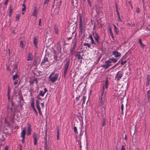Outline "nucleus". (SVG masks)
I'll list each match as a JSON object with an SVG mask.
<instances>
[{
	"mask_svg": "<svg viewBox=\"0 0 150 150\" xmlns=\"http://www.w3.org/2000/svg\"><path fill=\"white\" fill-rule=\"evenodd\" d=\"M30 127V125L29 124H28V125L27 131V134L28 135H30V132L31 131Z\"/></svg>",
	"mask_w": 150,
	"mask_h": 150,
	"instance_id": "nucleus-15",
	"label": "nucleus"
},
{
	"mask_svg": "<svg viewBox=\"0 0 150 150\" xmlns=\"http://www.w3.org/2000/svg\"><path fill=\"white\" fill-rule=\"evenodd\" d=\"M121 110H122V112L123 111V104H122L121 105Z\"/></svg>",
	"mask_w": 150,
	"mask_h": 150,
	"instance_id": "nucleus-47",
	"label": "nucleus"
},
{
	"mask_svg": "<svg viewBox=\"0 0 150 150\" xmlns=\"http://www.w3.org/2000/svg\"><path fill=\"white\" fill-rule=\"evenodd\" d=\"M34 102L33 101L31 103V107L33 108H34Z\"/></svg>",
	"mask_w": 150,
	"mask_h": 150,
	"instance_id": "nucleus-39",
	"label": "nucleus"
},
{
	"mask_svg": "<svg viewBox=\"0 0 150 150\" xmlns=\"http://www.w3.org/2000/svg\"><path fill=\"white\" fill-rule=\"evenodd\" d=\"M25 128H24L23 129V130L21 132V137H25Z\"/></svg>",
	"mask_w": 150,
	"mask_h": 150,
	"instance_id": "nucleus-18",
	"label": "nucleus"
},
{
	"mask_svg": "<svg viewBox=\"0 0 150 150\" xmlns=\"http://www.w3.org/2000/svg\"><path fill=\"white\" fill-rule=\"evenodd\" d=\"M47 90L46 88H44V91H40V93H39V95L41 96H44V94L47 92Z\"/></svg>",
	"mask_w": 150,
	"mask_h": 150,
	"instance_id": "nucleus-14",
	"label": "nucleus"
},
{
	"mask_svg": "<svg viewBox=\"0 0 150 150\" xmlns=\"http://www.w3.org/2000/svg\"><path fill=\"white\" fill-rule=\"evenodd\" d=\"M59 74L52 73L49 76L50 81L52 83L56 82L58 79Z\"/></svg>",
	"mask_w": 150,
	"mask_h": 150,
	"instance_id": "nucleus-1",
	"label": "nucleus"
},
{
	"mask_svg": "<svg viewBox=\"0 0 150 150\" xmlns=\"http://www.w3.org/2000/svg\"><path fill=\"white\" fill-rule=\"evenodd\" d=\"M117 59H115L114 58H112L108 59V60L110 62V64L112 63H115L117 61Z\"/></svg>",
	"mask_w": 150,
	"mask_h": 150,
	"instance_id": "nucleus-13",
	"label": "nucleus"
},
{
	"mask_svg": "<svg viewBox=\"0 0 150 150\" xmlns=\"http://www.w3.org/2000/svg\"><path fill=\"white\" fill-rule=\"evenodd\" d=\"M38 9L37 7H35L34 8V10L33 12V16L36 17V18H37V14Z\"/></svg>",
	"mask_w": 150,
	"mask_h": 150,
	"instance_id": "nucleus-17",
	"label": "nucleus"
},
{
	"mask_svg": "<svg viewBox=\"0 0 150 150\" xmlns=\"http://www.w3.org/2000/svg\"><path fill=\"white\" fill-rule=\"evenodd\" d=\"M17 69V64L16 63L13 64V72H15Z\"/></svg>",
	"mask_w": 150,
	"mask_h": 150,
	"instance_id": "nucleus-26",
	"label": "nucleus"
},
{
	"mask_svg": "<svg viewBox=\"0 0 150 150\" xmlns=\"http://www.w3.org/2000/svg\"><path fill=\"white\" fill-rule=\"evenodd\" d=\"M22 6L24 7H25V6L24 3H23L22 4Z\"/></svg>",
	"mask_w": 150,
	"mask_h": 150,
	"instance_id": "nucleus-64",
	"label": "nucleus"
},
{
	"mask_svg": "<svg viewBox=\"0 0 150 150\" xmlns=\"http://www.w3.org/2000/svg\"><path fill=\"white\" fill-rule=\"evenodd\" d=\"M48 61V59L47 57H45L42 60L41 62L42 64H43L45 63L46 62H47Z\"/></svg>",
	"mask_w": 150,
	"mask_h": 150,
	"instance_id": "nucleus-23",
	"label": "nucleus"
},
{
	"mask_svg": "<svg viewBox=\"0 0 150 150\" xmlns=\"http://www.w3.org/2000/svg\"><path fill=\"white\" fill-rule=\"evenodd\" d=\"M147 100L148 102H149L150 100V90H149L147 92Z\"/></svg>",
	"mask_w": 150,
	"mask_h": 150,
	"instance_id": "nucleus-22",
	"label": "nucleus"
},
{
	"mask_svg": "<svg viewBox=\"0 0 150 150\" xmlns=\"http://www.w3.org/2000/svg\"><path fill=\"white\" fill-rule=\"evenodd\" d=\"M83 45L84 46H87L88 48H90L91 46L88 43H84Z\"/></svg>",
	"mask_w": 150,
	"mask_h": 150,
	"instance_id": "nucleus-29",
	"label": "nucleus"
},
{
	"mask_svg": "<svg viewBox=\"0 0 150 150\" xmlns=\"http://www.w3.org/2000/svg\"><path fill=\"white\" fill-rule=\"evenodd\" d=\"M111 65L110 63L108 60L105 62V64L103 65L102 67L105 69H107Z\"/></svg>",
	"mask_w": 150,
	"mask_h": 150,
	"instance_id": "nucleus-6",
	"label": "nucleus"
},
{
	"mask_svg": "<svg viewBox=\"0 0 150 150\" xmlns=\"http://www.w3.org/2000/svg\"><path fill=\"white\" fill-rule=\"evenodd\" d=\"M108 81L106 80L105 83V84L103 86V90L104 91L105 88H107L108 87Z\"/></svg>",
	"mask_w": 150,
	"mask_h": 150,
	"instance_id": "nucleus-16",
	"label": "nucleus"
},
{
	"mask_svg": "<svg viewBox=\"0 0 150 150\" xmlns=\"http://www.w3.org/2000/svg\"><path fill=\"white\" fill-rule=\"evenodd\" d=\"M82 58V57L80 55V54H79V56L78 57V59H81Z\"/></svg>",
	"mask_w": 150,
	"mask_h": 150,
	"instance_id": "nucleus-51",
	"label": "nucleus"
},
{
	"mask_svg": "<svg viewBox=\"0 0 150 150\" xmlns=\"http://www.w3.org/2000/svg\"><path fill=\"white\" fill-rule=\"evenodd\" d=\"M109 30H110V35H111V36H113V33L111 29V28H110Z\"/></svg>",
	"mask_w": 150,
	"mask_h": 150,
	"instance_id": "nucleus-43",
	"label": "nucleus"
},
{
	"mask_svg": "<svg viewBox=\"0 0 150 150\" xmlns=\"http://www.w3.org/2000/svg\"><path fill=\"white\" fill-rule=\"evenodd\" d=\"M99 106H101L103 105V101L102 100V97H100L99 98Z\"/></svg>",
	"mask_w": 150,
	"mask_h": 150,
	"instance_id": "nucleus-21",
	"label": "nucleus"
},
{
	"mask_svg": "<svg viewBox=\"0 0 150 150\" xmlns=\"http://www.w3.org/2000/svg\"><path fill=\"white\" fill-rule=\"evenodd\" d=\"M126 61H125L122 62H121V64L122 65H124L126 63Z\"/></svg>",
	"mask_w": 150,
	"mask_h": 150,
	"instance_id": "nucleus-40",
	"label": "nucleus"
},
{
	"mask_svg": "<svg viewBox=\"0 0 150 150\" xmlns=\"http://www.w3.org/2000/svg\"><path fill=\"white\" fill-rule=\"evenodd\" d=\"M112 54L115 57H117L121 56V54L116 50H114L112 52Z\"/></svg>",
	"mask_w": 150,
	"mask_h": 150,
	"instance_id": "nucleus-9",
	"label": "nucleus"
},
{
	"mask_svg": "<svg viewBox=\"0 0 150 150\" xmlns=\"http://www.w3.org/2000/svg\"><path fill=\"white\" fill-rule=\"evenodd\" d=\"M8 2V0H6V1H5L4 3V4L5 5H6L7 4Z\"/></svg>",
	"mask_w": 150,
	"mask_h": 150,
	"instance_id": "nucleus-45",
	"label": "nucleus"
},
{
	"mask_svg": "<svg viewBox=\"0 0 150 150\" xmlns=\"http://www.w3.org/2000/svg\"><path fill=\"white\" fill-rule=\"evenodd\" d=\"M118 21L120 22H122V20L120 18V16H118Z\"/></svg>",
	"mask_w": 150,
	"mask_h": 150,
	"instance_id": "nucleus-38",
	"label": "nucleus"
},
{
	"mask_svg": "<svg viewBox=\"0 0 150 150\" xmlns=\"http://www.w3.org/2000/svg\"><path fill=\"white\" fill-rule=\"evenodd\" d=\"M88 4L90 6H91V4L90 1V0H87Z\"/></svg>",
	"mask_w": 150,
	"mask_h": 150,
	"instance_id": "nucleus-41",
	"label": "nucleus"
},
{
	"mask_svg": "<svg viewBox=\"0 0 150 150\" xmlns=\"http://www.w3.org/2000/svg\"><path fill=\"white\" fill-rule=\"evenodd\" d=\"M88 38L91 40V42L92 44L96 45V43L94 42L93 38L91 34L89 35Z\"/></svg>",
	"mask_w": 150,
	"mask_h": 150,
	"instance_id": "nucleus-12",
	"label": "nucleus"
},
{
	"mask_svg": "<svg viewBox=\"0 0 150 150\" xmlns=\"http://www.w3.org/2000/svg\"><path fill=\"white\" fill-rule=\"evenodd\" d=\"M116 11L117 12V16H120V13H119V12H118V11L117 9H117H116Z\"/></svg>",
	"mask_w": 150,
	"mask_h": 150,
	"instance_id": "nucleus-44",
	"label": "nucleus"
},
{
	"mask_svg": "<svg viewBox=\"0 0 150 150\" xmlns=\"http://www.w3.org/2000/svg\"><path fill=\"white\" fill-rule=\"evenodd\" d=\"M93 37L94 38V39L96 41V45H98L100 43L99 40H100V37H99L98 34L97 33H96L95 34V36H94V35H93Z\"/></svg>",
	"mask_w": 150,
	"mask_h": 150,
	"instance_id": "nucleus-7",
	"label": "nucleus"
},
{
	"mask_svg": "<svg viewBox=\"0 0 150 150\" xmlns=\"http://www.w3.org/2000/svg\"><path fill=\"white\" fill-rule=\"evenodd\" d=\"M33 110L34 112H35V114L37 115V112L36 110L35 109V107L33 108Z\"/></svg>",
	"mask_w": 150,
	"mask_h": 150,
	"instance_id": "nucleus-42",
	"label": "nucleus"
},
{
	"mask_svg": "<svg viewBox=\"0 0 150 150\" xmlns=\"http://www.w3.org/2000/svg\"><path fill=\"white\" fill-rule=\"evenodd\" d=\"M82 126L81 125L80 127V128L81 129V130H82Z\"/></svg>",
	"mask_w": 150,
	"mask_h": 150,
	"instance_id": "nucleus-60",
	"label": "nucleus"
},
{
	"mask_svg": "<svg viewBox=\"0 0 150 150\" xmlns=\"http://www.w3.org/2000/svg\"><path fill=\"white\" fill-rule=\"evenodd\" d=\"M54 30L55 33L58 34L59 33L58 27L56 25H54Z\"/></svg>",
	"mask_w": 150,
	"mask_h": 150,
	"instance_id": "nucleus-19",
	"label": "nucleus"
},
{
	"mask_svg": "<svg viewBox=\"0 0 150 150\" xmlns=\"http://www.w3.org/2000/svg\"><path fill=\"white\" fill-rule=\"evenodd\" d=\"M79 29L80 30V32L81 33L83 32V26L82 23V17L81 16H80L79 17Z\"/></svg>",
	"mask_w": 150,
	"mask_h": 150,
	"instance_id": "nucleus-5",
	"label": "nucleus"
},
{
	"mask_svg": "<svg viewBox=\"0 0 150 150\" xmlns=\"http://www.w3.org/2000/svg\"><path fill=\"white\" fill-rule=\"evenodd\" d=\"M136 12L137 13H139L140 12V10L139 8H137V9Z\"/></svg>",
	"mask_w": 150,
	"mask_h": 150,
	"instance_id": "nucleus-49",
	"label": "nucleus"
},
{
	"mask_svg": "<svg viewBox=\"0 0 150 150\" xmlns=\"http://www.w3.org/2000/svg\"><path fill=\"white\" fill-rule=\"evenodd\" d=\"M33 43L35 47L37 48V38L36 37H34Z\"/></svg>",
	"mask_w": 150,
	"mask_h": 150,
	"instance_id": "nucleus-24",
	"label": "nucleus"
},
{
	"mask_svg": "<svg viewBox=\"0 0 150 150\" xmlns=\"http://www.w3.org/2000/svg\"><path fill=\"white\" fill-rule=\"evenodd\" d=\"M139 42L140 43L141 46H142V47H143L144 46V45L142 42V41H141V40L140 39H139Z\"/></svg>",
	"mask_w": 150,
	"mask_h": 150,
	"instance_id": "nucleus-32",
	"label": "nucleus"
},
{
	"mask_svg": "<svg viewBox=\"0 0 150 150\" xmlns=\"http://www.w3.org/2000/svg\"><path fill=\"white\" fill-rule=\"evenodd\" d=\"M45 145L44 146V150H49V143L48 142H47V140L45 139Z\"/></svg>",
	"mask_w": 150,
	"mask_h": 150,
	"instance_id": "nucleus-8",
	"label": "nucleus"
},
{
	"mask_svg": "<svg viewBox=\"0 0 150 150\" xmlns=\"http://www.w3.org/2000/svg\"><path fill=\"white\" fill-rule=\"evenodd\" d=\"M34 65H37V61H35L34 62Z\"/></svg>",
	"mask_w": 150,
	"mask_h": 150,
	"instance_id": "nucleus-61",
	"label": "nucleus"
},
{
	"mask_svg": "<svg viewBox=\"0 0 150 150\" xmlns=\"http://www.w3.org/2000/svg\"><path fill=\"white\" fill-rule=\"evenodd\" d=\"M33 138H34V144L36 145L37 144V134L34 133L33 134Z\"/></svg>",
	"mask_w": 150,
	"mask_h": 150,
	"instance_id": "nucleus-10",
	"label": "nucleus"
},
{
	"mask_svg": "<svg viewBox=\"0 0 150 150\" xmlns=\"http://www.w3.org/2000/svg\"><path fill=\"white\" fill-rule=\"evenodd\" d=\"M69 59L66 62L65 66H64V73L65 75L69 69Z\"/></svg>",
	"mask_w": 150,
	"mask_h": 150,
	"instance_id": "nucleus-4",
	"label": "nucleus"
},
{
	"mask_svg": "<svg viewBox=\"0 0 150 150\" xmlns=\"http://www.w3.org/2000/svg\"><path fill=\"white\" fill-rule=\"evenodd\" d=\"M88 38L91 40V42L92 44L96 45V43L94 42L93 38L91 34L89 35Z\"/></svg>",
	"mask_w": 150,
	"mask_h": 150,
	"instance_id": "nucleus-11",
	"label": "nucleus"
},
{
	"mask_svg": "<svg viewBox=\"0 0 150 150\" xmlns=\"http://www.w3.org/2000/svg\"><path fill=\"white\" fill-rule=\"evenodd\" d=\"M30 82L31 83H35V84H37L38 83V81L37 80V79L36 78L33 81H30Z\"/></svg>",
	"mask_w": 150,
	"mask_h": 150,
	"instance_id": "nucleus-28",
	"label": "nucleus"
},
{
	"mask_svg": "<svg viewBox=\"0 0 150 150\" xmlns=\"http://www.w3.org/2000/svg\"><path fill=\"white\" fill-rule=\"evenodd\" d=\"M121 150H125V148H124L123 145L122 146Z\"/></svg>",
	"mask_w": 150,
	"mask_h": 150,
	"instance_id": "nucleus-48",
	"label": "nucleus"
},
{
	"mask_svg": "<svg viewBox=\"0 0 150 150\" xmlns=\"http://www.w3.org/2000/svg\"><path fill=\"white\" fill-rule=\"evenodd\" d=\"M147 80L148 81V82H149V81L150 80V79H149V77H147Z\"/></svg>",
	"mask_w": 150,
	"mask_h": 150,
	"instance_id": "nucleus-63",
	"label": "nucleus"
},
{
	"mask_svg": "<svg viewBox=\"0 0 150 150\" xmlns=\"http://www.w3.org/2000/svg\"><path fill=\"white\" fill-rule=\"evenodd\" d=\"M18 76L16 74H15L13 76V80L16 79L18 78Z\"/></svg>",
	"mask_w": 150,
	"mask_h": 150,
	"instance_id": "nucleus-34",
	"label": "nucleus"
},
{
	"mask_svg": "<svg viewBox=\"0 0 150 150\" xmlns=\"http://www.w3.org/2000/svg\"><path fill=\"white\" fill-rule=\"evenodd\" d=\"M62 2V1L59 0V1L58 3L56 5V7L55 8V10L54 11V13L55 14H57L58 13Z\"/></svg>",
	"mask_w": 150,
	"mask_h": 150,
	"instance_id": "nucleus-2",
	"label": "nucleus"
},
{
	"mask_svg": "<svg viewBox=\"0 0 150 150\" xmlns=\"http://www.w3.org/2000/svg\"><path fill=\"white\" fill-rule=\"evenodd\" d=\"M38 25L40 26H41L42 25V19L41 18L39 19V23Z\"/></svg>",
	"mask_w": 150,
	"mask_h": 150,
	"instance_id": "nucleus-33",
	"label": "nucleus"
},
{
	"mask_svg": "<svg viewBox=\"0 0 150 150\" xmlns=\"http://www.w3.org/2000/svg\"><path fill=\"white\" fill-rule=\"evenodd\" d=\"M123 75V74L121 71H119L117 74L116 76L115 77V80L118 81L121 79Z\"/></svg>",
	"mask_w": 150,
	"mask_h": 150,
	"instance_id": "nucleus-3",
	"label": "nucleus"
},
{
	"mask_svg": "<svg viewBox=\"0 0 150 150\" xmlns=\"http://www.w3.org/2000/svg\"><path fill=\"white\" fill-rule=\"evenodd\" d=\"M124 139L125 140H126L127 139V137L126 135H125V137H124Z\"/></svg>",
	"mask_w": 150,
	"mask_h": 150,
	"instance_id": "nucleus-59",
	"label": "nucleus"
},
{
	"mask_svg": "<svg viewBox=\"0 0 150 150\" xmlns=\"http://www.w3.org/2000/svg\"><path fill=\"white\" fill-rule=\"evenodd\" d=\"M38 111H39L40 114V108L38 106Z\"/></svg>",
	"mask_w": 150,
	"mask_h": 150,
	"instance_id": "nucleus-58",
	"label": "nucleus"
},
{
	"mask_svg": "<svg viewBox=\"0 0 150 150\" xmlns=\"http://www.w3.org/2000/svg\"><path fill=\"white\" fill-rule=\"evenodd\" d=\"M12 9L11 8H10V9H9L8 13H12Z\"/></svg>",
	"mask_w": 150,
	"mask_h": 150,
	"instance_id": "nucleus-46",
	"label": "nucleus"
},
{
	"mask_svg": "<svg viewBox=\"0 0 150 150\" xmlns=\"http://www.w3.org/2000/svg\"><path fill=\"white\" fill-rule=\"evenodd\" d=\"M57 139H59V131L58 130H57Z\"/></svg>",
	"mask_w": 150,
	"mask_h": 150,
	"instance_id": "nucleus-36",
	"label": "nucleus"
},
{
	"mask_svg": "<svg viewBox=\"0 0 150 150\" xmlns=\"http://www.w3.org/2000/svg\"><path fill=\"white\" fill-rule=\"evenodd\" d=\"M82 100H83L82 104H84L85 103V100H86V98L85 97L83 96V97Z\"/></svg>",
	"mask_w": 150,
	"mask_h": 150,
	"instance_id": "nucleus-35",
	"label": "nucleus"
},
{
	"mask_svg": "<svg viewBox=\"0 0 150 150\" xmlns=\"http://www.w3.org/2000/svg\"><path fill=\"white\" fill-rule=\"evenodd\" d=\"M20 46L21 47V48H23V41H21L20 42Z\"/></svg>",
	"mask_w": 150,
	"mask_h": 150,
	"instance_id": "nucleus-31",
	"label": "nucleus"
},
{
	"mask_svg": "<svg viewBox=\"0 0 150 150\" xmlns=\"http://www.w3.org/2000/svg\"><path fill=\"white\" fill-rule=\"evenodd\" d=\"M14 83V85H16V84H17V81H15V82H14V83Z\"/></svg>",
	"mask_w": 150,
	"mask_h": 150,
	"instance_id": "nucleus-57",
	"label": "nucleus"
},
{
	"mask_svg": "<svg viewBox=\"0 0 150 150\" xmlns=\"http://www.w3.org/2000/svg\"><path fill=\"white\" fill-rule=\"evenodd\" d=\"M22 137L23 138L22 139V142L23 143L24 142L25 137Z\"/></svg>",
	"mask_w": 150,
	"mask_h": 150,
	"instance_id": "nucleus-52",
	"label": "nucleus"
},
{
	"mask_svg": "<svg viewBox=\"0 0 150 150\" xmlns=\"http://www.w3.org/2000/svg\"><path fill=\"white\" fill-rule=\"evenodd\" d=\"M50 0H45L44 2V6L47 7L48 4Z\"/></svg>",
	"mask_w": 150,
	"mask_h": 150,
	"instance_id": "nucleus-25",
	"label": "nucleus"
},
{
	"mask_svg": "<svg viewBox=\"0 0 150 150\" xmlns=\"http://www.w3.org/2000/svg\"><path fill=\"white\" fill-rule=\"evenodd\" d=\"M113 26H114V30L115 31V32L116 33V34L117 35V27H116V26L115 25H114Z\"/></svg>",
	"mask_w": 150,
	"mask_h": 150,
	"instance_id": "nucleus-30",
	"label": "nucleus"
},
{
	"mask_svg": "<svg viewBox=\"0 0 150 150\" xmlns=\"http://www.w3.org/2000/svg\"><path fill=\"white\" fill-rule=\"evenodd\" d=\"M19 14H17L16 16V21L18 20L19 19Z\"/></svg>",
	"mask_w": 150,
	"mask_h": 150,
	"instance_id": "nucleus-37",
	"label": "nucleus"
},
{
	"mask_svg": "<svg viewBox=\"0 0 150 150\" xmlns=\"http://www.w3.org/2000/svg\"><path fill=\"white\" fill-rule=\"evenodd\" d=\"M10 91L9 90H8V91L7 96H10Z\"/></svg>",
	"mask_w": 150,
	"mask_h": 150,
	"instance_id": "nucleus-54",
	"label": "nucleus"
},
{
	"mask_svg": "<svg viewBox=\"0 0 150 150\" xmlns=\"http://www.w3.org/2000/svg\"><path fill=\"white\" fill-rule=\"evenodd\" d=\"M146 30H149V31H150V29H149V28H148V27H146Z\"/></svg>",
	"mask_w": 150,
	"mask_h": 150,
	"instance_id": "nucleus-56",
	"label": "nucleus"
},
{
	"mask_svg": "<svg viewBox=\"0 0 150 150\" xmlns=\"http://www.w3.org/2000/svg\"><path fill=\"white\" fill-rule=\"evenodd\" d=\"M74 130L76 134H78V132L77 131V127H74Z\"/></svg>",
	"mask_w": 150,
	"mask_h": 150,
	"instance_id": "nucleus-27",
	"label": "nucleus"
},
{
	"mask_svg": "<svg viewBox=\"0 0 150 150\" xmlns=\"http://www.w3.org/2000/svg\"><path fill=\"white\" fill-rule=\"evenodd\" d=\"M4 150H8V148L7 146L5 147Z\"/></svg>",
	"mask_w": 150,
	"mask_h": 150,
	"instance_id": "nucleus-53",
	"label": "nucleus"
},
{
	"mask_svg": "<svg viewBox=\"0 0 150 150\" xmlns=\"http://www.w3.org/2000/svg\"><path fill=\"white\" fill-rule=\"evenodd\" d=\"M26 10V7H24L23 8H22V11H25Z\"/></svg>",
	"mask_w": 150,
	"mask_h": 150,
	"instance_id": "nucleus-50",
	"label": "nucleus"
},
{
	"mask_svg": "<svg viewBox=\"0 0 150 150\" xmlns=\"http://www.w3.org/2000/svg\"><path fill=\"white\" fill-rule=\"evenodd\" d=\"M33 59V57L32 55L30 53H29L28 58H27V60L28 61L31 60Z\"/></svg>",
	"mask_w": 150,
	"mask_h": 150,
	"instance_id": "nucleus-20",
	"label": "nucleus"
},
{
	"mask_svg": "<svg viewBox=\"0 0 150 150\" xmlns=\"http://www.w3.org/2000/svg\"><path fill=\"white\" fill-rule=\"evenodd\" d=\"M104 91H103V90L102 92L101 93V96H100V97H102V96H103V93H104Z\"/></svg>",
	"mask_w": 150,
	"mask_h": 150,
	"instance_id": "nucleus-55",
	"label": "nucleus"
},
{
	"mask_svg": "<svg viewBox=\"0 0 150 150\" xmlns=\"http://www.w3.org/2000/svg\"><path fill=\"white\" fill-rule=\"evenodd\" d=\"M8 99L9 100L10 99V96H8Z\"/></svg>",
	"mask_w": 150,
	"mask_h": 150,
	"instance_id": "nucleus-62",
	"label": "nucleus"
}]
</instances>
